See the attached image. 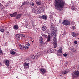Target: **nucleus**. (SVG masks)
I'll return each mask as SVG.
<instances>
[{
	"mask_svg": "<svg viewBox=\"0 0 79 79\" xmlns=\"http://www.w3.org/2000/svg\"><path fill=\"white\" fill-rule=\"evenodd\" d=\"M27 5V1H25L24 2L22 3V6H23V5Z\"/></svg>",
	"mask_w": 79,
	"mask_h": 79,
	"instance_id": "nucleus-21",
	"label": "nucleus"
},
{
	"mask_svg": "<svg viewBox=\"0 0 79 79\" xmlns=\"http://www.w3.org/2000/svg\"><path fill=\"white\" fill-rule=\"evenodd\" d=\"M40 71L42 74H45L46 73V69L44 68H41L40 69Z\"/></svg>",
	"mask_w": 79,
	"mask_h": 79,
	"instance_id": "nucleus-10",
	"label": "nucleus"
},
{
	"mask_svg": "<svg viewBox=\"0 0 79 79\" xmlns=\"http://www.w3.org/2000/svg\"><path fill=\"white\" fill-rule=\"evenodd\" d=\"M62 52H63V51L62 50V49H61V48H60L59 49V50L58 51V52L59 53H62Z\"/></svg>",
	"mask_w": 79,
	"mask_h": 79,
	"instance_id": "nucleus-27",
	"label": "nucleus"
},
{
	"mask_svg": "<svg viewBox=\"0 0 79 79\" xmlns=\"http://www.w3.org/2000/svg\"><path fill=\"white\" fill-rule=\"evenodd\" d=\"M57 34H58V32H57V30H52L51 33V35L52 37H53V42L54 43V48H56L58 46L57 42H56V36L57 35Z\"/></svg>",
	"mask_w": 79,
	"mask_h": 79,
	"instance_id": "nucleus-2",
	"label": "nucleus"
},
{
	"mask_svg": "<svg viewBox=\"0 0 79 79\" xmlns=\"http://www.w3.org/2000/svg\"><path fill=\"white\" fill-rule=\"evenodd\" d=\"M37 5L38 6H39V5H41V1H40V0H39L38 1H36V3Z\"/></svg>",
	"mask_w": 79,
	"mask_h": 79,
	"instance_id": "nucleus-15",
	"label": "nucleus"
},
{
	"mask_svg": "<svg viewBox=\"0 0 79 79\" xmlns=\"http://www.w3.org/2000/svg\"><path fill=\"white\" fill-rule=\"evenodd\" d=\"M35 3H34L33 2H31L30 4V5H31V6H34V8H35V5L34 4Z\"/></svg>",
	"mask_w": 79,
	"mask_h": 79,
	"instance_id": "nucleus-28",
	"label": "nucleus"
},
{
	"mask_svg": "<svg viewBox=\"0 0 79 79\" xmlns=\"http://www.w3.org/2000/svg\"><path fill=\"white\" fill-rule=\"evenodd\" d=\"M43 38L42 37H40V42L41 41V43H42V42H43Z\"/></svg>",
	"mask_w": 79,
	"mask_h": 79,
	"instance_id": "nucleus-29",
	"label": "nucleus"
},
{
	"mask_svg": "<svg viewBox=\"0 0 79 79\" xmlns=\"http://www.w3.org/2000/svg\"><path fill=\"white\" fill-rule=\"evenodd\" d=\"M27 45V46H28V47H29L30 46V44H29V43Z\"/></svg>",
	"mask_w": 79,
	"mask_h": 79,
	"instance_id": "nucleus-38",
	"label": "nucleus"
},
{
	"mask_svg": "<svg viewBox=\"0 0 79 79\" xmlns=\"http://www.w3.org/2000/svg\"><path fill=\"white\" fill-rule=\"evenodd\" d=\"M22 16V14H19L18 15L17 14V15L16 16V19H20V18Z\"/></svg>",
	"mask_w": 79,
	"mask_h": 79,
	"instance_id": "nucleus-11",
	"label": "nucleus"
},
{
	"mask_svg": "<svg viewBox=\"0 0 79 79\" xmlns=\"http://www.w3.org/2000/svg\"><path fill=\"white\" fill-rule=\"evenodd\" d=\"M74 43L75 44H77V41H75L74 42Z\"/></svg>",
	"mask_w": 79,
	"mask_h": 79,
	"instance_id": "nucleus-37",
	"label": "nucleus"
},
{
	"mask_svg": "<svg viewBox=\"0 0 79 79\" xmlns=\"http://www.w3.org/2000/svg\"><path fill=\"white\" fill-rule=\"evenodd\" d=\"M1 2L2 3V5H3V3H5V2H4V1H2Z\"/></svg>",
	"mask_w": 79,
	"mask_h": 79,
	"instance_id": "nucleus-40",
	"label": "nucleus"
},
{
	"mask_svg": "<svg viewBox=\"0 0 79 79\" xmlns=\"http://www.w3.org/2000/svg\"><path fill=\"white\" fill-rule=\"evenodd\" d=\"M2 5V4H1V3H0V6H1Z\"/></svg>",
	"mask_w": 79,
	"mask_h": 79,
	"instance_id": "nucleus-43",
	"label": "nucleus"
},
{
	"mask_svg": "<svg viewBox=\"0 0 79 79\" xmlns=\"http://www.w3.org/2000/svg\"><path fill=\"white\" fill-rule=\"evenodd\" d=\"M0 7L1 8H2V9H3V8H5V7L4 6H3V5H2V4L1 6Z\"/></svg>",
	"mask_w": 79,
	"mask_h": 79,
	"instance_id": "nucleus-32",
	"label": "nucleus"
},
{
	"mask_svg": "<svg viewBox=\"0 0 79 79\" xmlns=\"http://www.w3.org/2000/svg\"><path fill=\"white\" fill-rule=\"evenodd\" d=\"M71 50L72 52H74L75 49L74 48H72L71 49Z\"/></svg>",
	"mask_w": 79,
	"mask_h": 79,
	"instance_id": "nucleus-33",
	"label": "nucleus"
},
{
	"mask_svg": "<svg viewBox=\"0 0 79 79\" xmlns=\"http://www.w3.org/2000/svg\"><path fill=\"white\" fill-rule=\"evenodd\" d=\"M75 28H76V27H75V26H73V27H72V29H74Z\"/></svg>",
	"mask_w": 79,
	"mask_h": 79,
	"instance_id": "nucleus-36",
	"label": "nucleus"
},
{
	"mask_svg": "<svg viewBox=\"0 0 79 79\" xmlns=\"http://www.w3.org/2000/svg\"><path fill=\"white\" fill-rule=\"evenodd\" d=\"M53 52V51H52V49H49L47 51V52L48 53H52Z\"/></svg>",
	"mask_w": 79,
	"mask_h": 79,
	"instance_id": "nucleus-23",
	"label": "nucleus"
},
{
	"mask_svg": "<svg viewBox=\"0 0 79 79\" xmlns=\"http://www.w3.org/2000/svg\"><path fill=\"white\" fill-rule=\"evenodd\" d=\"M71 8L73 10V11L74 10L76 11V8H75V7H72V8L71 7Z\"/></svg>",
	"mask_w": 79,
	"mask_h": 79,
	"instance_id": "nucleus-34",
	"label": "nucleus"
},
{
	"mask_svg": "<svg viewBox=\"0 0 79 79\" xmlns=\"http://www.w3.org/2000/svg\"><path fill=\"white\" fill-rule=\"evenodd\" d=\"M34 9L33 8L32 10V13H41L42 10V8L41 7H38L37 6H35Z\"/></svg>",
	"mask_w": 79,
	"mask_h": 79,
	"instance_id": "nucleus-3",
	"label": "nucleus"
},
{
	"mask_svg": "<svg viewBox=\"0 0 79 79\" xmlns=\"http://www.w3.org/2000/svg\"><path fill=\"white\" fill-rule=\"evenodd\" d=\"M19 46H20V48L21 50H23V49L24 48V46H23V45L21 44H20Z\"/></svg>",
	"mask_w": 79,
	"mask_h": 79,
	"instance_id": "nucleus-25",
	"label": "nucleus"
},
{
	"mask_svg": "<svg viewBox=\"0 0 79 79\" xmlns=\"http://www.w3.org/2000/svg\"><path fill=\"white\" fill-rule=\"evenodd\" d=\"M41 18L43 19H45V20H46L47 18V16L45 15H42L41 16Z\"/></svg>",
	"mask_w": 79,
	"mask_h": 79,
	"instance_id": "nucleus-22",
	"label": "nucleus"
},
{
	"mask_svg": "<svg viewBox=\"0 0 79 79\" xmlns=\"http://www.w3.org/2000/svg\"><path fill=\"white\" fill-rule=\"evenodd\" d=\"M4 62L5 64L7 66H8L10 65V61L8 60H4Z\"/></svg>",
	"mask_w": 79,
	"mask_h": 79,
	"instance_id": "nucleus-9",
	"label": "nucleus"
},
{
	"mask_svg": "<svg viewBox=\"0 0 79 79\" xmlns=\"http://www.w3.org/2000/svg\"><path fill=\"white\" fill-rule=\"evenodd\" d=\"M29 48V47L27 46V44L25 45L24 46V48H25L26 50H27V49H28Z\"/></svg>",
	"mask_w": 79,
	"mask_h": 79,
	"instance_id": "nucleus-26",
	"label": "nucleus"
},
{
	"mask_svg": "<svg viewBox=\"0 0 79 79\" xmlns=\"http://www.w3.org/2000/svg\"><path fill=\"white\" fill-rule=\"evenodd\" d=\"M53 51H54V50H53Z\"/></svg>",
	"mask_w": 79,
	"mask_h": 79,
	"instance_id": "nucleus-46",
	"label": "nucleus"
},
{
	"mask_svg": "<svg viewBox=\"0 0 79 79\" xmlns=\"http://www.w3.org/2000/svg\"><path fill=\"white\" fill-rule=\"evenodd\" d=\"M2 66V62H0V66Z\"/></svg>",
	"mask_w": 79,
	"mask_h": 79,
	"instance_id": "nucleus-39",
	"label": "nucleus"
},
{
	"mask_svg": "<svg viewBox=\"0 0 79 79\" xmlns=\"http://www.w3.org/2000/svg\"><path fill=\"white\" fill-rule=\"evenodd\" d=\"M20 35L19 34H16L15 36V39H18L19 40L20 39Z\"/></svg>",
	"mask_w": 79,
	"mask_h": 79,
	"instance_id": "nucleus-18",
	"label": "nucleus"
},
{
	"mask_svg": "<svg viewBox=\"0 0 79 79\" xmlns=\"http://www.w3.org/2000/svg\"><path fill=\"white\" fill-rule=\"evenodd\" d=\"M29 63L25 62L24 63L23 66H24V68L25 69H29Z\"/></svg>",
	"mask_w": 79,
	"mask_h": 79,
	"instance_id": "nucleus-7",
	"label": "nucleus"
},
{
	"mask_svg": "<svg viewBox=\"0 0 79 79\" xmlns=\"http://www.w3.org/2000/svg\"><path fill=\"white\" fill-rule=\"evenodd\" d=\"M72 78H73V79H74V78H76V77H79V71H77L74 72L72 74Z\"/></svg>",
	"mask_w": 79,
	"mask_h": 79,
	"instance_id": "nucleus-4",
	"label": "nucleus"
},
{
	"mask_svg": "<svg viewBox=\"0 0 79 79\" xmlns=\"http://www.w3.org/2000/svg\"><path fill=\"white\" fill-rule=\"evenodd\" d=\"M3 52H2V50L0 49V55H3Z\"/></svg>",
	"mask_w": 79,
	"mask_h": 79,
	"instance_id": "nucleus-31",
	"label": "nucleus"
},
{
	"mask_svg": "<svg viewBox=\"0 0 79 79\" xmlns=\"http://www.w3.org/2000/svg\"><path fill=\"white\" fill-rule=\"evenodd\" d=\"M63 56L65 57H66V56H67V54L66 53L64 54Z\"/></svg>",
	"mask_w": 79,
	"mask_h": 79,
	"instance_id": "nucleus-35",
	"label": "nucleus"
},
{
	"mask_svg": "<svg viewBox=\"0 0 79 79\" xmlns=\"http://www.w3.org/2000/svg\"><path fill=\"white\" fill-rule=\"evenodd\" d=\"M15 50L12 49L10 51V54H11V55H15V54L16 53V52H15Z\"/></svg>",
	"mask_w": 79,
	"mask_h": 79,
	"instance_id": "nucleus-16",
	"label": "nucleus"
},
{
	"mask_svg": "<svg viewBox=\"0 0 79 79\" xmlns=\"http://www.w3.org/2000/svg\"><path fill=\"white\" fill-rule=\"evenodd\" d=\"M68 73V71H62V74H67Z\"/></svg>",
	"mask_w": 79,
	"mask_h": 79,
	"instance_id": "nucleus-24",
	"label": "nucleus"
},
{
	"mask_svg": "<svg viewBox=\"0 0 79 79\" xmlns=\"http://www.w3.org/2000/svg\"><path fill=\"white\" fill-rule=\"evenodd\" d=\"M46 29H47V27H46L45 26H44L42 27V31H45Z\"/></svg>",
	"mask_w": 79,
	"mask_h": 79,
	"instance_id": "nucleus-19",
	"label": "nucleus"
},
{
	"mask_svg": "<svg viewBox=\"0 0 79 79\" xmlns=\"http://www.w3.org/2000/svg\"><path fill=\"white\" fill-rule=\"evenodd\" d=\"M7 33H9V32H7Z\"/></svg>",
	"mask_w": 79,
	"mask_h": 79,
	"instance_id": "nucleus-44",
	"label": "nucleus"
},
{
	"mask_svg": "<svg viewBox=\"0 0 79 79\" xmlns=\"http://www.w3.org/2000/svg\"><path fill=\"white\" fill-rule=\"evenodd\" d=\"M6 27H1L0 28V31L2 32H3L4 31H6Z\"/></svg>",
	"mask_w": 79,
	"mask_h": 79,
	"instance_id": "nucleus-8",
	"label": "nucleus"
},
{
	"mask_svg": "<svg viewBox=\"0 0 79 79\" xmlns=\"http://www.w3.org/2000/svg\"><path fill=\"white\" fill-rule=\"evenodd\" d=\"M54 27H55V25H54V23H51V29H52V30H54Z\"/></svg>",
	"mask_w": 79,
	"mask_h": 79,
	"instance_id": "nucleus-13",
	"label": "nucleus"
},
{
	"mask_svg": "<svg viewBox=\"0 0 79 79\" xmlns=\"http://www.w3.org/2000/svg\"><path fill=\"white\" fill-rule=\"evenodd\" d=\"M54 3L55 7L59 11L62 10V8L65 4V2L62 0H55Z\"/></svg>",
	"mask_w": 79,
	"mask_h": 79,
	"instance_id": "nucleus-1",
	"label": "nucleus"
},
{
	"mask_svg": "<svg viewBox=\"0 0 79 79\" xmlns=\"http://www.w3.org/2000/svg\"><path fill=\"white\" fill-rule=\"evenodd\" d=\"M9 4H7L6 3H5V4L4 5V6H5V7L6 6H6H9Z\"/></svg>",
	"mask_w": 79,
	"mask_h": 79,
	"instance_id": "nucleus-30",
	"label": "nucleus"
},
{
	"mask_svg": "<svg viewBox=\"0 0 79 79\" xmlns=\"http://www.w3.org/2000/svg\"><path fill=\"white\" fill-rule=\"evenodd\" d=\"M32 26H33V27H34V26H35L34 24V23H32Z\"/></svg>",
	"mask_w": 79,
	"mask_h": 79,
	"instance_id": "nucleus-41",
	"label": "nucleus"
},
{
	"mask_svg": "<svg viewBox=\"0 0 79 79\" xmlns=\"http://www.w3.org/2000/svg\"><path fill=\"white\" fill-rule=\"evenodd\" d=\"M13 28L15 30H17L18 29V26L16 25H15Z\"/></svg>",
	"mask_w": 79,
	"mask_h": 79,
	"instance_id": "nucleus-20",
	"label": "nucleus"
},
{
	"mask_svg": "<svg viewBox=\"0 0 79 79\" xmlns=\"http://www.w3.org/2000/svg\"><path fill=\"white\" fill-rule=\"evenodd\" d=\"M17 16V12H15L12 14H10V16L11 17H15V16Z\"/></svg>",
	"mask_w": 79,
	"mask_h": 79,
	"instance_id": "nucleus-12",
	"label": "nucleus"
},
{
	"mask_svg": "<svg viewBox=\"0 0 79 79\" xmlns=\"http://www.w3.org/2000/svg\"><path fill=\"white\" fill-rule=\"evenodd\" d=\"M60 76H61V75H60Z\"/></svg>",
	"mask_w": 79,
	"mask_h": 79,
	"instance_id": "nucleus-45",
	"label": "nucleus"
},
{
	"mask_svg": "<svg viewBox=\"0 0 79 79\" xmlns=\"http://www.w3.org/2000/svg\"><path fill=\"white\" fill-rule=\"evenodd\" d=\"M47 34H48V35H50V33H49V32H47Z\"/></svg>",
	"mask_w": 79,
	"mask_h": 79,
	"instance_id": "nucleus-42",
	"label": "nucleus"
},
{
	"mask_svg": "<svg viewBox=\"0 0 79 79\" xmlns=\"http://www.w3.org/2000/svg\"><path fill=\"white\" fill-rule=\"evenodd\" d=\"M31 58L33 59H37L38 56L35 55H34L31 56Z\"/></svg>",
	"mask_w": 79,
	"mask_h": 79,
	"instance_id": "nucleus-17",
	"label": "nucleus"
},
{
	"mask_svg": "<svg viewBox=\"0 0 79 79\" xmlns=\"http://www.w3.org/2000/svg\"><path fill=\"white\" fill-rule=\"evenodd\" d=\"M47 35L45 34L43 35H42V37L43 38H46V39H47V42H49V41H50V40L51 39V37L50 36V35H48L47 37Z\"/></svg>",
	"mask_w": 79,
	"mask_h": 79,
	"instance_id": "nucleus-5",
	"label": "nucleus"
},
{
	"mask_svg": "<svg viewBox=\"0 0 79 79\" xmlns=\"http://www.w3.org/2000/svg\"><path fill=\"white\" fill-rule=\"evenodd\" d=\"M71 34L73 37H76V36H77V34L75 32H71Z\"/></svg>",
	"mask_w": 79,
	"mask_h": 79,
	"instance_id": "nucleus-14",
	"label": "nucleus"
},
{
	"mask_svg": "<svg viewBox=\"0 0 79 79\" xmlns=\"http://www.w3.org/2000/svg\"><path fill=\"white\" fill-rule=\"evenodd\" d=\"M62 24L65 26H68L70 24V22L66 20H64L63 21Z\"/></svg>",
	"mask_w": 79,
	"mask_h": 79,
	"instance_id": "nucleus-6",
	"label": "nucleus"
}]
</instances>
